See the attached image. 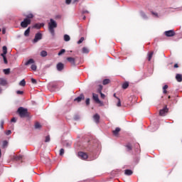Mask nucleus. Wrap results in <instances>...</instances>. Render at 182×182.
Returning a JSON list of instances; mask_svg holds the SVG:
<instances>
[{
    "label": "nucleus",
    "instance_id": "3c124183",
    "mask_svg": "<svg viewBox=\"0 0 182 182\" xmlns=\"http://www.w3.org/2000/svg\"><path fill=\"white\" fill-rule=\"evenodd\" d=\"M12 133V132L11 130H8L6 132V134L7 136H9V134H11Z\"/></svg>",
    "mask_w": 182,
    "mask_h": 182
},
{
    "label": "nucleus",
    "instance_id": "cd10ccee",
    "mask_svg": "<svg viewBox=\"0 0 182 182\" xmlns=\"http://www.w3.org/2000/svg\"><path fill=\"white\" fill-rule=\"evenodd\" d=\"M2 49L3 53H4V55H6V53H8V48H6V46H3Z\"/></svg>",
    "mask_w": 182,
    "mask_h": 182
},
{
    "label": "nucleus",
    "instance_id": "f8f14e48",
    "mask_svg": "<svg viewBox=\"0 0 182 182\" xmlns=\"http://www.w3.org/2000/svg\"><path fill=\"white\" fill-rule=\"evenodd\" d=\"M93 119L95 122V123H99L100 120V115H99L98 114H95L94 116H93Z\"/></svg>",
    "mask_w": 182,
    "mask_h": 182
},
{
    "label": "nucleus",
    "instance_id": "aec40b11",
    "mask_svg": "<svg viewBox=\"0 0 182 182\" xmlns=\"http://www.w3.org/2000/svg\"><path fill=\"white\" fill-rule=\"evenodd\" d=\"M41 56H42V58H46V56H48V52H46V50H42L41 52Z\"/></svg>",
    "mask_w": 182,
    "mask_h": 182
},
{
    "label": "nucleus",
    "instance_id": "6ab92c4d",
    "mask_svg": "<svg viewBox=\"0 0 182 182\" xmlns=\"http://www.w3.org/2000/svg\"><path fill=\"white\" fill-rule=\"evenodd\" d=\"M29 33H31V27H28L24 32V36H29Z\"/></svg>",
    "mask_w": 182,
    "mask_h": 182
},
{
    "label": "nucleus",
    "instance_id": "72a5a7b5",
    "mask_svg": "<svg viewBox=\"0 0 182 182\" xmlns=\"http://www.w3.org/2000/svg\"><path fill=\"white\" fill-rule=\"evenodd\" d=\"M102 90H103V86L102 85H99V87L97 89V92L98 93H102Z\"/></svg>",
    "mask_w": 182,
    "mask_h": 182
},
{
    "label": "nucleus",
    "instance_id": "a878e982",
    "mask_svg": "<svg viewBox=\"0 0 182 182\" xmlns=\"http://www.w3.org/2000/svg\"><path fill=\"white\" fill-rule=\"evenodd\" d=\"M127 151H131L132 150L133 147L132 146V144H128L126 145Z\"/></svg>",
    "mask_w": 182,
    "mask_h": 182
},
{
    "label": "nucleus",
    "instance_id": "0eeeda50",
    "mask_svg": "<svg viewBox=\"0 0 182 182\" xmlns=\"http://www.w3.org/2000/svg\"><path fill=\"white\" fill-rule=\"evenodd\" d=\"M67 60L70 63L71 66H76V58L68 57L67 58Z\"/></svg>",
    "mask_w": 182,
    "mask_h": 182
},
{
    "label": "nucleus",
    "instance_id": "79ce46f5",
    "mask_svg": "<svg viewBox=\"0 0 182 182\" xmlns=\"http://www.w3.org/2000/svg\"><path fill=\"white\" fill-rule=\"evenodd\" d=\"M63 154H65V149H61L60 150V156H63Z\"/></svg>",
    "mask_w": 182,
    "mask_h": 182
},
{
    "label": "nucleus",
    "instance_id": "c03bdc74",
    "mask_svg": "<svg viewBox=\"0 0 182 182\" xmlns=\"http://www.w3.org/2000/svg\"><path fill=\"white\" fill-rule=\"evenodd\" d=\"M31 83H33V85H36L37 82L35 78H31Z\"/></svg>",
    "mask_w": 182,
    "mask_h": 182
},
{
    "label": "nucleus",
    "instance_id": "1a4fd4ad",
    "mask_svg": "<svg viewBox=\"0 0 182 182\" xmlns=\"http://www.w3.org/2000/svg\"><path fill=\"white\" fill-rule=\"evenodd\" d=\"M165 35L168 38H170L171 36H174V35H176V32H174V31L173 30L167 31H165Z\"/></svg>",
    "mask_w": 182,
    "mask_h": 182
},
{
    "label": "nucleus",
    "instance_id": "5fc2aeb1",
    "mask_svg": "<svg viewBox=\"0 0 182 182\" xmlns=\"http://www.w3.org/2000/svg\"><path fill=\"white\" fill-rule=\"evenodd\" d=\"M2 33H3V35H5V33H6V29L3 28L2 29Z\"/></svg>",
    "mask_w": 182,
    "mask_h": 182
},
{
    "label": "nucleus",
    "instance_id": "4468645a",
    "mask_svg": "<svg viewBox=\"0 0 182 182\" xmlns=\"http://www.w3.org/2000/svg\"><path fill=\"white\" fill-rule=\"evenodd\" d=\"M176 80L177 82H182V75L181 74H176Z\"/></svg>",
    "mask_w": 182,
    "mask_h": 182
},
{
    "label": "nucleus",
    "instance_id": "f257e3e1",
    "mask_svg": "<svg viewBox=\"0 0 182 182\" xmlns=\"http://www.w3.org/2000/svg\"><path fill=\"white\" fill-rule=\"evenodd\" d=\"M58 28V23L53 18H50L48 23V31L52 36H55V28Z\"/></svg>",
    "mask_w": 182,
    "mask_h": 182
},
{
    "label": "nucleus",
    "instance_id": "5701e85b",
    "mask_svg": "<svg viewBox=\"0 0 182 182\" xmlns=\"http://www.w3.org/2000/svg\"><path fill=\"white\" fill-rule=\"evenodd\" d=\"M64 41L65 42H69V41H70V36H69V35H68V34H65L64 35Z\"/></svg>",
    "mask_w": 182,
    "mask_h": 182
},
{
    "label": "nucleus",
    "instance_id": "9d476101",
    "mask_svg": "<svg viewBox=\"0 0 182 182\" xmlns=\"http://www.w3.org/2000/svg\"><path fill=\"white\" fill-rule=\"evenodd\" d=\"M57 70H58L59 72H61V70H63L64 68H65V65H63V63H58L57 64Z\"/></svg>",
    "mask_w": 182,
    "mask_h": 182
},
{
    "label": "nucleus",
    "instance_id": "20e7f679",
    "mask_svg": "<svg viewBox=\"0 0 182 182\" xmlns=\"http://www.w3.org/2000/svg\"><path fill=\"white\" fill-rule=\"evenodd\" d=\"M92 99L96 102L98 105L103 106V102L99 100V95L97 94L92 93Z\"/></svg>",
    "mask_w": 182,
    "mask_h": 182
},
{
    "label": "nucleus",
    "instance_id": "052dcab7",
    "mask_svg": "<svg viewBox=\"0 0 182 182\" xmlns=\"http://www.w3.org/2000/svg\"><path fill=\"white\" fill-rule=\"evenodd\" d=\"M1 156H2V151L0 149V157H1Z\"/></svg>",
    "mask_w": 182,
    "mask_h": 182
},
{
    "label": "nucleus",
    "instance_id": "7c9ffc66",
    "mask_svg": "<svg viewBox=\"0 0 182 182\" xmlns=\"http://www.w3.org/2000/svg\"><path fill=\"white\" fill-rule=\"evenodd\" d=\"M41 127H42V125L39 122L35 123V129H41Z\"/></svg>",
    "mask_w": 182,
    "mask_h": 182
},
{
    "label": "nucleus",
    "instance_id": "39448f33",
    "mask_svg": "<svg viewBox=\"0 0 182 182\" xmlns=\"http://www.w3.org/2000/svg\"><path fill=\"white\" fill-rule=\"evenodd\" d=\"M78 157L81 159L82 160H87L88 159L89 156H87V154L83 152V151H80L78 152Z\"/></svg>",
    "mask_w": 182,
    "mask_h": 182
},
{
    "label": "nucleus",
    "instance_id": "6e6552de",
    "mask_svg": "<svg viewBox=\"0 0 182 182\" xmlns=\"http://www.w3.org/2000/svg\"><path fill=\"white\" fill-rule=\"evenodd\" d=\"M42 39V33H38L36 34L35 38L33 41V43H36L38 41H41Z\"/></svg>",
    "mask_w": 182,
    "mask_h": 182
},
{
    "label": "nucleus",
    "instance_id": "69168bd1",
    "mask_svg": "<svg viewBox=\"0 0 182 182\" xmlns=\"http://www.w3.org/2000/svg\"><path fill=\"white\" fill-rule=\"evenodd\" d=\"M0 42H1V38H0Z\"/></svg>",
    "mask_w": 182,
    "mask_h": 182
},
{
    "label": "nucleus",
    "instance_id": "6e6d98bb",
    "mask_svg": "<svg viewBox=\"0 0 182 182\" xmlns=\"http://www.w3.org/2000/svg\"><path fill=\"white\" fill-rule=\"evenodd\" d=\"M1 55L2 56L3 59L6 58V54H5V53H3Z\"/></svg>",
    "mask_w": 182,
    "mask_h": 182
},
{
    "label": "nucleus",
    "instance_id": "7ed1b4c3",
    "mask_svg": "<svg viewBox=\"0 0 182 182\" xmlns=\"http://www.w3.org/2000/svg\"><path fill=\"white\" fill-rule=\"evenodd\" d=\"M31 25V19L24 18V20L21 23V28H28V26Z\"/></svg>",
    "mask_w": 182,
    "mask_h": 182
},
{
    "label": "nucleus",
    "instance_id": "680f3d73",
    "mask_svg": "<svg viewBox=\"0 0 182 182\" xmlns=\"http://www.w3.org/2000/svg\"><path fill=\"white\" fill-rule=\"evenodd\" d=\"M74 2H79V0H75Z\"/></svg>",
    "mask_w": 182,
    "mask_h": 182
},
{
    "label": "nucleus",
    "instance_id": "9b49d317",
    "mask_svg": "<svg viewBox=\"0 0 182 182\" xmlns=\"http://www.w3.org/2000/svg\"><path fill=\"white\" fill-rule=\"evenodd\" d=\"M82 100H85V95L83 94H81L80 96L74 100L75 102H77L78 103L80 102H82Z\"/></svg>",
    "mask_w": 182,
    "mask_h": 182
},
{
    "label": "nucleus",
    "instance_id": "e433bc0d",
    "mask_svg": "<svg viewBox=\"0 0 182 182\" xmlns=\"http://www.w3.org/2000/svg\"><path fill=\"white\" fill-rule=\"evenodd\" d=\"M66 50L65 49L60 50V51L58 53V56H61V55H63Z\"/></svg>",
    "mask_w": 182,
    "mask_h": 182
},
{
    "label": "nucleus",
    "instance_id": "13d9d810",
    "mask_svg": "<svg viewBox=\"0 0 182 182\" xmlns=\"http://www.w3.org/2000/svg\"><path fill=\"white\" fill-rule=\"evenodd\" d=\"M163 93H164V95H166L167 93V90H163Z\"/></svg>",
    "mask_w": 182,
    "mask_h": 182
},
{
    "label": "nucleus",
    "instance_id": "a19ab883",
    "mask_svg": "<svg viewBox=\"0 0 182 182\" xmlns=\"http://www.w3.org/2000/svg\"><path fill=\"white\" fill-rule=\"evenodd\" d=\"M83 41H85V38L82 37L78 41L77 43L78 45H80V43H82L83 42Z\"/></svg>",
    "mask_w": 182,
    "mask_h": 182
},
{
    "label": "nucleus",
    "instance_id": "412c9836",
    "mask_svg": "<svg viewBox=\"0 0 182 182\" xmlns=\"http://www.w3.org/2000/svg\"><path fill=\"white\" fill-rule=\"evenodd\" d=\"M154 54V52L151 51L149 54H148V60L149 62H150V60H151V58H153V55Z\"/></svg>",
    "mask_w": 182,
    "mask_h": 182
},
{
    "label": "nucleus",
    "instance_id": "f704fd0d",
    "mask_svg": "<svg viewBox=\"0 0 182 182\" xmlns=\"http://www.w3.org/2000/svg\"><path fill=\"white\" fill-rule=\"evenodd\" d=\"M33 18V14H28V15H27L26 16V19H32Z\"/></svg>",
    "mask_w": 182,
    "mask_h": 182
},
{
    "label": "nucleus",
    "instance_id": "4c0bfd02",
    "mask_svg": "<svg viewBox=\"0 0 182 182\" xmlns=\"http://www.w3.org/2000/svg\"><path fill=\"white\" fill-rule=\"evenodd\" d=\"M31 69L33 70H36V69H38V67L36 66V65H35V64H33V65H31Z\"/></svg>",
    "mask_w": 182,
    "mask_h": 182
},
{
    "label": "nucleus",
    "instance_id": "0e129e2a",
    "mask_svg": "<svg viewBox=\"0 0 182 182\" xmlns=\"http://www.w3.org/2000/svg\"><path fill=\"white\" fill-rule=\"evenodd\" d=\"M83 19H84V20L86 19V16H84V17H83Z\"/></svg>",
    "mask_w": 182,
    "mask_h": 182
},
{
    "label": "nucleus",
    "instance_id": "393cba45",
    "mask_svg": "<svg viewBox=\"0 0 182 182\" xmlns=\"http://www.w3.org/2000/svg\"><path fill=\"white\" fill-rule=\"evenodd\" d=\"M0 85H1V86H6V80L1 79L0 80Z\"/></svg>",
    "mask_w": 182,
    "mask_h": 182
},
{
    "label": "nucleus",
    "instance_id": "f03ea898",
    "mask_svg": "<svg viewBox=\"0 0 182 182\" xmlns=\"http://www.w3.org/2000/svg\"><path fill=\"white\" fill-rule=\"evenodd\" d=\"M17 113H18L20 117H21V118L28 117L29 116V113L28 112V109H25L22 107H20L18 109Z\"/></svg>",
    "mask_w": 182,
    "mask_h": 182
},
{
    "label": "nucleus",
    "instance_id": "e2e57ef3",
    "mask_svg": "<svg viewBox=\"0 0 182 182\" xmlns=\"http://www.w3.org/2000/svg\"><path fill=\"white\" fill-rule=\"evenodd\" d=\"M168 99H171V97L169 95V96L168 97Z\"/></svg>",
    "mask_w": 182,
    "mask_h": 182
},
{
    "label": "nucleus",
    "instance_id": "bf43d9fd",
    "mask_svg": "<svg viewBox=\"0 0 182 182\" xmlns=\"http://www.w3.org/2000/svg\"><path fill=\"white\" fill-rule=\"evenodd\" d=\"M114 97H115L116 99H119V97L116 96V94H114Z\"/></svg>",
    "mask_w": 182,
    "mask_h": 182
},
{
    "label": "nucleus",
    "instance_id": "423d86ee",
    "mask_svg": "<svg viewBox=\"0 0 182 182\" xmlns=\"http://www.w3.org/2000/svg\"><path fill=\"white\" fill-rule=\"evenodd\" d=\"M166 113H168V108H167V105H166L162 109H160L159 115L166 116Z\"/></svg>",
    "mask_w": 182,
    "mask_h": 182
},
{
    "label": "nucleus",
    "instance_id": "c756f323",
    "mask_svg": "<svg viewBox=\"0 0 182 182\" xmlns=\"http://www.w3.org/2000/svg\"><path fill=\"white\" fill-rule=\"evenodd\" d=\"M109 83H110V80L109 79H105L102 82L104 85H109Z\"/></svg>",
    "mask_w": 182,
    "mask_h": 182
},
{
    "label": "nucleus",
    "instance_id": "f3484780",
    "mask_svg": "<svg viewBox=\"0 0 182 182\" xmlns=\"http://www.w3.org/2000/svg\"><path fill=\"white\" fill-rule=\"evenodd\" d=\"M33 63H35V60L31 58L25 63V65L28 66V65H32Z\"/></svg>",
    "mask_w": 182,
    "mask_h": 182
},
{
    "label": "nucleus",
    "instance_id": "2eb2a0df",
    "mask_svg": "<svg viewBox=\"0 0 182 182\" xmlns=\"http://www.w3.org/2000/svg\"><path fill=\"white\" fill-rule=\"evenodd\" d=\"M124 174L126 176H132V174H133V171L130 170V169H126L124 171Z\"/></svg>",
    "mask_w": 182,
    "mask_h": 182
},
{
    "label": "nucleus",
    "instance_id": "b1692460",
    "mask_svg": "<svg viewBox=\"0 0 182 182\" xmlns=\"http://www.w3.org/2000/svg\"><path fill=\"white\" fill-rule=\"evenodd\" d=\"M122 89L126 90L129 87V82H125L122 84Z\"/></svg>",
    "mask_w": 182,
    "mask_h": 182
},
{
    "label": "nucleus",
    "instance_id": "338daca9",
    "mask_svg": "<svg viewBox=\"0 0 182 182\" xmlns=\"http://www.w3.org/2000/svg\"><path fill=\"white\" fill-rule=\"evenodd\" d=\"M0 92H1V89H0Z\"/></svg>",
    "mask_w": 182,
    "mask_h": 182
},
{
    "label": "nucleus",
    "instance_id": "09e8293b",
    "mask_svg": "<svg viewBox=\"0 0 182 182\" xmlns=\"http://www.w3.org/2000/svg\"><path fill=\"white\" fill-rule=\"evenodd\" d=\"M3 59H4V63H5L6 65H7V64H8V60L6 59V57H5V58H3Z\"/></svg>",
    "mask_w": 182,
    "mask_h": 182
},
{
    "label": "nucleus",
    "instance_id": "37998d69",
    "mask_svg": "<svg viewBox=\"0 0 182 182\" xmlns=\"http://www.w3.org/2000/svg\"><path fill=\"white\" fill-rule=\"evenodd\" d=\"M151 14L156 16V18H159V14L157 13H155L154 11H151Z\"/></svg>",
    "mask_w": 182,
    "mask_h": 182
},
{
    "label": "nucleus",
    "instance_id": "8fccbe9b",
    "mask_svg": "<svg viewBox=\"0 0 182 182\" xmlns=\"http://www.w3.org/2000/svg\"><path fill=\"white\" fill-rule=\"evenodd\" d=\"M100 95L102 99H105L106 97V95H105V94H102V92L100 93Z\"/></svg>",
    "mask_w": 182,
    "mask_h": 182
},
{
    "label": "nucleus",
    "instance_id": "58836bf2",
    "mask_svg": "<svg viewBox=\"0 0 182 182\" xmlns=\"http://www.w3.org/2000/svg\"><path fill=\"white\" fill-rule=\"evenodd\" d=\"M85 104L87 105V106H89V105H90V98L86 99Z\"/></svg>",
    "mask_w": 182,
    "mask_h": 182
},
{
    "label": "nucleus",
    "instance_id": "4be33fe9",
    "mask_svg": "<svg viewBox=\"0 0 182 182\" xmlns=\"http://www.w3.org/2000/svg\"><path fill=\"white\" fill-rule=\"evenodd\" d=\"M140 15L143 19H147V15L146 13H144V11H140Z\"/></svg>",
    "mask_w": 182,
    "mask_h": 182
},
{
    "label": "nucleus",
    "instance_id": "864d4df0",
    "mask_svg": "<svg viewBox=\"0 0 182 182\" xmlns=\"http://www.w3.org/2000/svg\"><path fill=\"white\" fill-rule=\"evenodd\" d=\"M166 89H168V85H165L163 87V90H166Z\"/></svg>",
    "mask_w": 182,
    "mask_h": 182
},
{
    "label": "nucleus",
    "instance_id": "2f4dec72",
    "mask_svg": "<svg viewBox=\"0 0 182 182\" xmlns=\"http://www.w3.org/2000/svg\"><path fill=\"white\" fill-rule=\"evenodd\" d=\"M50 141V136L49 135L46 136L45 143H49Z\"/></svg>",
    "mask_w": 182,
    "mask_h": 182
},
{
    "label": "nucleus",
    "instance_id": "a211bd4d",
    "mask_svg": "<svg viewBox=\"0 0 182 182\" xmlns=\"http://www.w3.org/2000/svg\"><path fill=\"white\" fill-rule=\"evenodd\" d=\"M42 26H43V23H36L33 26V28H35L36 29H41V28H42Z\"/></svg>",
    "mask_w": 182,
    "mask_h": 182
},
{
    "label": "nucleus",
    "instance_id": "ea45409f",
    "mask_svg": "<svg viewBox=\"0 0 182 182\" xmlns=\"http://www.w3.org/2000/svg\"><path fill=\"white\" fill-rule=\"evenodd\" d=\"M3 148L5 149L8 146V141H3Z\"/></svg>",
    "mask_w": 182,
    "mask_h": 182
},
{
    "label": "nucleus",
    "instance_id": "4d7b16f0",
    "mask_svg": "<svg viewBox=\"0 0 182 182\" xmlns=\"http://www.w3.org/2000/svg\"><path fill=\"white\" fill-rule=\"evenodd\" d=\"M173 68H178V64H175L174 65H173Z\"/></svg>",
    "mask_w": 182,
    "mask_h": 182
},
{
    "label": "nucleus",
    "instance_id": "c85d7f7f",
    "mask_svg": "<svg viewBox=\"0 0 182 182\" xmlns=\"http://www.w3.org/2000/svg\"><path fill=\"white\" fill-rule=\"evenodd\" d=\"M4 75H9L11 73V69L6 68L4 70Z\"/></svg>",
    "mask_w": 182,
    "mask_h": 182
},
{
    "label": "nucleus",
    "instance_id": "a18cd8bd",
    "mask_svg": "<svg viewBox=\"0 0 182 182\" xmlns=\"http://www.w3.org/2000/svg\"><path fill=\"white\" fill-rule=\"evenodd\" d=\"M16 94L17 95H23V91L18 90V91H16Z\"/></svg>",
    "mask_w": 182,
    "mask_h": 182
},
{
    "label": "nucleus",
    "instance_id": "49530a36",
    "mask_svg": "<svg viewBox=\"0 0 182 182\" xmlns=\"http://www.w3.org/2000/svg\"><path fill=\"white\" fill-rule=\"evenodd\" d=\"M12 123H16V119L15 117H13L11 120Z\"/></svg>",
    "mask_w": 182,
    "mask_h": 182
},
{
    "label": "nucleus",
    "instance_id": "dca6fc26",
    "mask_svg": "<svg viewBox=\"0 0 182 182\" xmlns=\"http://www.w3.org/2000/svg\"><path fill=\"white\" fill-rule=\"evenodd\" d=\"M119 132H120V128L119 127H117L115 130L112 131L114 136H117Z\"/></svg>",
    "mask_w": 182,
    "mask_h": 182
},
{
    "label": "nucleus",
    "instance_id": "c9c22d12",
    "mask_svg": "<svg viewBox=\"0 0 182 182\" xmlns=\"http://www.w3.org/2000/svg\"><path fill=\"white\" fill-rule=\"evenodd\" d=\"M118 102L117 104V107H122V101H120V98H117Z\"/></svg>",
    "mask_w": 182,
    "mask_h": 182
},
{
    "label": "nucleus",
    "instance_id": "603ef678",
    "mask_svg": "<svg viewBox=\"0 0 182 182\" xmlns=\"http://www.w3.org/2000/svg\"><path fill=\"white\" fill-rule=\"evenodd\" d=\"M70 2H72V0H66L65 1V4H67V5H70Z\"/></svg>",
    "mask_w": 182,
    "mask_h": 182
},
{
    "label": "nucleus",
    "instance_id": "ddd939ff",
    "mask_svg": "<svg viewBox=\"0 0 182 182\" xmlns=\"http://www.w3.org/2000/svg\"><path fill=\"white\" fill-rule=\"evenodd\" d=\"M14 160H16V161H22V160H23V155L14 156Z\"/></svg>",
    "mask_w": 182,
    "mask_h": 182
},
{
    "label": "nucleus",
    "instance_id": "bb28decb",
    "mask_svg": "<svg viewBox=\"0 0 182 182\" xmlns=\"http://www.w3.org/2000/svg\"><path fill=\"white\" fill-rule=\"evenodd\" d=\"M26 85V82L25 81V80H22L20 82H19V86H23L25 87Z\"/></svg>",
    "mask_w": 182,
    "mask_h": 182
},
{
    "label": "nucleus",
    "instance_id": "de8ad7c7",
    "mask_svg": "<svg viewBox=\"0 0 182 182\" xmlns=\"http://www.w3.org/2000/svg\"><path fill=\"white\" fill-rule=\"evenodd\" d=\"M4 120H1V129H4Z\"/></svg>",
    "mask_w": 182,
    "mask_h": 182
},
{
    "label": "nucleus",
    "instance_id": "473e14b6",
    "mask_svg": "<svg viewBox=\"0 0 182 182\" xmlns=\"http://www.w3.org/2000/svg\"><path fill=\"white\" fill-rule=\"evenodd\" d=\"M89 53V49H87V48L83 47L82 53Z\"/></svg>",
    "mask_w": 182,
    "mask_h": 182
}]
</instances>
